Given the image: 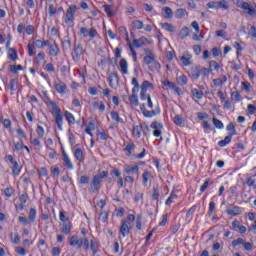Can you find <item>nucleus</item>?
<instances>
[{"mask_svg": "<svg viewBox=\"0 0 256 256\" xmlns=\"http://www.w3.org/2000/svg\"><path fill=\"white\" fill-rule=\"evenodd\" d=\"M131 85H133L132 88V94L129 96V103L131 105H134V107H140V111L146 119H153V117H157V115L161 114V109L156 108V110H147V106L145 103L139 104V96L137 93H139V89H141V86H139V80H137L136 77H133L131 80Z\"/></svg>", "mask_w": 256, "mask_h": 256, "instance_id": "f257e3e1", "label": "nucleus"}, {"mask_svg": "<svg viewBox=\"0 0 256 256\" xmlns=\"http://www.w3.org/2000/svg\"><path fill=\"white\" fill-rule=\"evenodd\" d=\"M145 165V161H139L134 165H124V181L125 183H129V185H133L135 183V175L139 177L141 172L139 171V166Z\"/></svg>", "mask_w": 256, "mask_h": 256, "instance_id": "f03ea898", "label": "nucleus"}, {"mask_svg": "<svg viewBox=\"0 0 256 256\" xmlns=\"http://www.w3.org/2000/svg\"><path fill=\"white\" fill-rule=\"evenodd\" d=\"M44 97L46 101H48L52 109V113L54 115L55 123H56V127L58 128V131H63V112L61 111V108L59 107V105H57V102L51 100V98L49 97V94H47L46 92H44Z\"/></svg>", "mask_w": 256, "mask_h": 256, "instance_id": "7ed1b4c3", "label": "nucleus"}, {"mask_svg": "<svg viewBox=\"0 0 256 256\" xmlns=\"http://www.w3.org/2000/svg\"><path fill=\"white\" fill-rule=\"evenodd\" d=\"M135 149H137V145L133 140H129L127 143L124 144L123 153L128 159H145L147 156V149L143 148L141 153L135 154Z\"/></svg>", "mask_w": 256, "mask_h": 256, "instance_id": "20e7f679", "label": "nucleus"}, {"mask_svg": "<svg viewBox=\"0 0 256 256\" xmlns=\"http://www.w3.org/2000/svg\"><path fill=\"white\" fill-rule=\"evenodd\" d=\"M155 89V85L149 82V80H144L140 85V100L147 101L148 109L153 110V100H151V94H148L147 91H153Z\"/></svg>", "mask_w": 256, "mask_h": 256, "instance_id": "39448f33", "label": "nucleus"}, {"mask_svg": "<svg viewBox=\"0 0 256 256\" xmlns=\"http://www.w3.org/2000/svg\"><path fill=\"white\" fill-rule=\"evenodd\" d=\"M143 51L146 54L143 57V62L148 66L149 71H159L161 69V63L157 61L155 54L149 48H144Z\"/></svg>", "mask_w": 256, "mask_h": 256, "instance_id": "423d86ee", "label": "nucleus"}, {"mask_svg": "<svg viewBox=\"0 0 256 256\" xmlns=\"http://www.w3.org/2000/svg\"><path fill=\"white\" fill-rule=\"evenodd\" d=\"M108 176L109 172L105 170L94 175L90 182V192L99 193V191L101 190V183H103V179H107Z\"/></svg>", "mask_w": 256, "mask_h": 256, "instance_id": "0eeeda50", "label": "nucleus"}, {"mask_svg": "<svg viewBox=\"0 0 256 256\" xmlns=\"http://www.w3.org/2000/svg\"><path fill=\"white\" fill-rule=\"evenodd\" d=\"M135 222V214H128L126 219L122 220L120 225V234L122 237H127L133 229V223Z\"/></svg>", "mask_w": 256, "mask_h": 256, "instance_id": "6e6552de", "label": "nucleus"}, {"mask_svg": "<svg viewBox=\"0 0 256 256\" xmlns=\"http://www.w3.org/2000/svg\"><path fill=\"white\" fill-rule=\"evenodd\" d=\"M70 247H76V249H81L84 245L85 251H89V238H79L77 235H72L69 238Z\"/></svg>", "mask_w": 256, "mask_h": 256, "instance_id": "1a4fd4ad", "label": "nucleus"}, {"mask_svg": "<svg viewBox=\"0 0 256 256\" xmlns=\"http://www.w3.org/2000/svg\"><path fill=\"white\" fill-rule=\"evenodd\" d=\"M75 13H77L76 5H71L66 10L64 23L67 25V27H73L75 25Z\"/></svg>", "mask_w": 256, "mask_h": 256, "instance_id": "9d476101", "label": "nucleus"}, {"mask_svg": "<svg viewBox=\"0 0 256 256\" xmlns=\"http://www.w3.org/2000/svg\"><path fill=\"white\" fill-rule=\"evenodd\" d=\"M36 133L38 135L37 138L30 136V144L33 145V147H41V139L45 137V128H43L41 125H38L36 128Z\"/></svg>", "mask_w": 256, "mask_h": 256, "instance_id": "9b49d317", "label": "nucleus"}, {"mask_svg": "<svg viewBox=\"0 0 256 256\" xmlns=\"http://www.w3.org/2000/svg\"><path fill=\"white\" fill-rule=\"evenodd\" d=\"M16 133L19 137V141L14 143V149L13 151H15L16 153H19V151H23V147L25 144H23V141L21 139H27V133H25V130L18 128L16 130Z\"/></svg>", "mask_w": 256, "mask_h": 256, "instance_id": "f8f14e48", "label": "nucleus"}, {"mask_svg": "<svg viewBox=\"0 0 256 256\" xmlns=\"http://www.w3.org/2000/svg\"><path fill=\"white\" fill-rule=\"evenodd\" d=\"M35 47L37 49H43V40L37 39L33 42H29L27 45V53L29 57H35Z\"/></svg>", "mask_w": 256, "mask_h": 256, "instance_id": "ddd939ff", "label": "nucleus"}, {"mask_svg": "<svg viewBox=\"0 0 256 256\" xmlns=\"http://www.w3.org/2000/svg\"><path fill=\"white\" fill-rule=\"evenodd\" d=\"M236 6L240 9H243V11H247V14L250 15V17H255L256 9L251 7V4H249L248 2H245L243 0H236Z\"/></svg>", "mask_w": 256, "mask_h": 256, "instance_id": "4468645a", "label": "nucleus"}, {"mask_svg": "<svg viewBox=\"0 0 256 256\" xmlns=\"http://www.w3.org/2000/svg\"><path fill=\"white\" fill-rule=\"evenodd\" d=\"M150 129H154L153 131V137H160V141H163V136H161L163 134V123L159 122V121H153L150 124Z\"/></svg>", "mask_w": 256, "mask_h": 256, "instance_id": "2eb2a0df", "label": "nucleus"}, {"mask_svg": "<svg viewBox=\"0 0 256 256\" xmlns=\"http://www.w3.org/2000/svg\"><path fill=\"white\" fill-rule=\"evenodd\" d=\"M80 35L84 39H86V37H90L91 39H95V37H97L99 35V32H97V29H95L94 27H91L89 30L87 29V27H81L80 28Z\"/></svg>", "mask_w": 256, "mask_h": 256, "instance_id": "dca6fc26", "label": "nucleus"}, {"mask_svg": "<svg viewBox=\"0 0 256 256\" xmlns=\"http://www.w3.org/2000/svg\"><path fill=\"white\" fill-rule=\"evenodd\" d=\"M217 95L221 101V104L223 105V108L229 111L232 107L231 102L229 100V95H227L226 92H223V90H219L217 92Z\"/></svg>", "mask_w": 256, "mask_h": 256, "instance_id": "f3484780", "label": "nucleus"}, {"mask_svg": "<svg viewBox=\"0 0 256 256\" xmlns=\"http://www.w3.org/2000/svg\"><path fill=\"white\" fill-rule=\"evenodd\" d=\"M54 89L59 95H66L67 94V84L62 80H55L54 81Z\"/></svg>", "mask_w": 256, "mask_h": 256, "instance_id": "a211bd4d", "label": "nucleus"}, {"mask_svg": "<svg viewBox=\"0 0 256 256\" xmlns=\"http://www.w3.org/2000/svg\"><path fill=\"white\" fill-rule=\"evenodd\" d=\"M89 247L93 253V255H97L99 253V247H101V242L95 236L91 235V239L89 242Z\"/></svg>", "mask_w": 256, "mask_h": 256, "instance_id": "6ab92c4d", "label": "nucleus"}, {"mask_svg": "<svg viewBox=\"0 0 256 256\" xmlns=\"http://www.w3.org/2000/svg\"><path fill=\"white\" fill-rule=\"evenodd\" d=\"M71 55L73 61H79L83 55V46L81 44H75Z\"/></svg>", "mask_w": 256, "mask_h": 256, "instance_id": "aec40b11", "label": "nucleus"}, {"mask_svg": "<svg viewBox=\"0 0 256 256\" xmlns=\"http://www.w3.org/2000/svg\"><path fill=\"white\" fill-rule=\"evenodd\" d=\"M108 83L112 89L119 87V74L113 72L108 76Z\"/></svg>", "mask_w": 256, "mask_h": 256, "instance_id": "412c9836", "label": "nucleus"}, {"mask_svg": "<svg viewBox=\"0 0 256 256\" xmlns=\"http://www.w3.org/2000/svg\"><path fill=\"white\" fill-rule=\"evenodd\" d=\"M60 54H61V48H59V44H57V42H54L49 46L48 48L49 57H59Z\"/></svg>", "mask_w": 256, "mask_h": 256, "instance_id": "4be33fe9", "label": "nucleus"}, {"mask_svg": "<svg viewBox=\"0 0 256 256\" xmlns=\"http://www.w3.org/2000/svg\"><path fill=\"white\" fill-rule=\"evenodd\" d=\"M73 155L76 161H79V163H85V149L78 147L74 149Z\"/></svg>", "mask_w": 256, "mask_h": 256, "instance_id": "5701e85b", "label": "nucleus"}, {"mask_svg": "<svg viewBox=\"0 0 256 256\" xmlns=\"http://www.w3.org/2000/svg\"><path fill=\"white\" fill-rule=\"evenodd\" d=\"M178 194H179V190H177L176 188H173L169 197L165 201V205L167 207H170V205H173V203H175V199H179Z\"/></svg>", "mask_w": 256, "mask_h": 256, "instance_id": "b1692460", "label": "nucleus"}, {"mask_svg": "<svg viewBox=\"0 0 256 256\" xmlns=\"http://www.w3.org/2000/svg\"><path fill=\"white\" fill-rule=\"evenodd\" d=\"M227 215H231L232 217H237L238 215H241L243 213V208L239 206H229L226 209Z\"/></svg>", "mask_w": 256, "mask_h": 256, "instance_id": "393cba45", "label": "nucleus"}, {"mask_svg": "<svg viewBox=\"0 0 256 256\" xmlns=\"http://www.w3.org/2000/svg\"><path fill=\"white\" fill-rule=\"evenodd\" d=\"M119 71L122 75H129V63L127 62V59L122 58L119 61Z\"/></svg>", "mask_w": 256, "mask_h": 256, "instance_id": "a878e982", "label": "nucleus"}, {"mask_svg": "<svg viewBox=\"0 0 256 256\" xmlns=\"http://www.w3.org/2000/svg\"><path fill=\"white\" fill-rule=\"evenodd\" d=\"M111 174L114 175V177H117L118 188L123 189V187H125V184L123 182V176H121V171H119V169H113L111 170Z\"/></svg>", "mask_w": 256, "mask_h": 256, "instance_id": "bb28decb", "label": "nucleus"}, {"mask_svg": "<svg viewBox=\"0 0 256 256\" xmlns=\"http://www.w3.org/2000/svg\"><path fill=\"white\" fill-rule=\"evenodd\" d=\"M62 161L64 162L65 167H67L69 171H72L73 162H71V158L69 157L67 152H65V149L62 150Z\"/></svg>", "mask_w": 256, "mask_h": 256, "instance_id": "cd10ccee", "label": "nucleus"}, {"mask_svg": "<svg viewBox=\"0 0 256 256\" xmlns=\"http://www.w3.org/2000/svg\"><path fill=\"white\" fill-rule=\"evenodd\" d=\"M191 59H193L191 52H185V55L179 57V60L184 67H189V65H191Z\"/></svg>", "mask_w": 256, "mask_h": 256, "instance_id": "c85d7f7f", "label": "nucleus"}, {"mask_svg": "<svg viewBox=\"0 0 256 256\" xmlns=\"http://www.w3.org/2000/svg\"><path fill=\"white\" fill-rule=\"evenodd\" d=\"M152 177L153 175L151 174V171H149L148 169L144 170V172L142 173V185H144V187H147Z\"/></svg>", "mask_w": 256, "mask_h": 256, "instance_id": "c756f323", "label": "nucleus"}, {"mask_svg": "<svg viewBox=\"0 0 256 256\" xmlns=\"http://www.w3.org/2000/svg\"><path fill=\"white\" fill-rule=\"evenodd\" d=\"M73 231V222H64L61 227V232L64 235H69Z\"/></svg>", "mask_w": 256, "mask_h": 256, "instance_id": "7c9ffc66", "label": "nucleus"}, {"mask_svg": "<svg viewBox=\"0 0 256 256\" xmlns=\"http://www.w3.org/2000/svg\"><path fill=\"white\" fill-rule=\"evenodd\" d=\"M143 133V125H136L132 129V136L135 139H141V135Z\"/></svg>", "mask_w": 256, "mask_h": 256, "instance_id": "2f4dec72", "label": "nucleus"}, {"mask_svg": "<svg viewBox=\"0 0 256 256\" xmlns=\"http://www.w3.org/2000/svg\"><path fill=\"white\" fill-rule=\"evenodd\" d=\"M91 106L93 109H98L100 113H105V103L103 101H92Z\"/></svg>", "mask_w": 256, "mask_h": 256, "instance_id": "473e14b6", "label": "nucleus"}, {"mask_svg": "<svg viewBox=\"0 0 256 256\" xmlns=\"http://www.w3.org/2000/svg\"><path fill=\"white\" fill-rule=\"evenodd\" d=\"M95 129H97V124L95 123V120H91L88 123V126L85 129V132L87 133V135H89L90 137H93V131H95Z\"/></svg>", "mask_w": 256, "mask_h": 256, "instance_id": "72a5a7b5", "label": "nucleus"}, {"mask_svg": "<svg viewBox=\"0 0 256 256\" xmlns=\"http://www.w3.org/2000/svg\"><path fill=\"white\" fill-rule=\"evenodd\" d=\"M64 117L68 123V125H75V115L69 112V110L64 111Z\"/></svg>", "mask_w": 256, "mask_h": 256, "instance_id": "f704fd0d", "label": "nucleus"}, {"mask_svg": "<svg viewBox=\"0 0 256 256\" xmlns=\"http://www.w3.org/2000/svg\"><path fill=\"white\" fill-rule=\"evenodd\" d=\"M145 27V24L141 20L132 21V31H141Z\"/></svg>", "mask_w": 256, "mask_h": 256, "instance_id": "c9c22d12", "label": "nucleus"}, {"mask_svg": "<svg viewBox=\"0 0 256 256\" xmlns=\"http://www.w3.org/2000/svg\"><path fill=\"white\" fill-rule=\"evenodd\" d=\"M233 140V135L228 134L223 140L218 142V147H227Z\"/></svg>", "mask_w": 256, "mask_h": 256, "instance_id": "e433bc0d", "label": "nucleus"}, {"mask_svg": "<svg viewBox=\"0 0 256 256\" xmlns=\"http://www.w3.org/2000/svg\"><path fill=\"white\" fill-rule=\"evenodd\" d=\"M225 83H227V77L225 75H223L222 78L213 79L214 87H223Z\"/></svg>", "mask_w": 256, "mask_h": 256, "instance_id": "4c0bfd02", "label": "nucleus"}, {"mask_svg": "<svg viewBox=\"0 0 256 256\" xmlns=\"http://www.w3.org/2000/svg\"><path fill=\"white\" fill-rule=\"evenodd\" d=\"M23 168L19 166V162L15 161L13 166H12V175L14 177H19L21 175V170Z\"/></svg>", "mask_w": 256, "mask_h": 256, "instance_id": "58836bf2", "label": "nucleus"}, {"mask_svg": "<svg viewBox=\"0 0 256 256\" xmlns=\"http://www.w3.org/2000/svg\"><path fill=\"white\" fill-rule=\"evenodd\" d=\"M8 59H10V61H17L19 59V55L17 54V50L15 48H9Z\"/></svg>", "mask_w": 256, "mask_h": 256, "instance_id": "ea45409f", "label": "nucleus"}, {"mask_svg": "<svg viewBox=\"0 0 256 256\" xmlns=\"http://www.w3.org/2000/svg\"><path fill=\"white\" fill-rule=\"evenodd\" d=\"M45 61V52L40 51L34 58V65H41Z\"/></svg>", "mask_w": 256, "mask_h": 256, "instance_id": "a19ab883", "label": "nucleus"}, {"mask_svg": "<svg viewBox=\"0 0 256 256\" xmlns=\"http://www.w3.org/2000/svg\"><path fill=\"white\" fill-rule=\"evenodd\" d=\"M190 77L194 79V81H197L201 77V69L195 67L192 68L190 71Z\"/></svg>", "mask_w": 256, "mask_h": 256, "instance_id": "79ce46f5", "label": "nucleus"}, {"mask_svg": "<svg viewBox=\"0 0 256 256\" xmlns=\"http://www.w3.org/2000/svg\"><path fill=\"white\" fill-rule=\"evenodd\" d=\"M191 94H192V97H195V99H198V101H201V99H203V91L197 88H192Z\"/></svg>", "mask_w": 256, "mask_h": 256, "instance_id": "37998d69", "label": "nucleus"}, {"mask_svg": "<svg viewBox=\"0 0 256 256\" xmlns=\"http://www.w3.org/2000/svg\"><path fill=\"white\" fill-rule=\"evenodd\" d=\"M230 97L235 103H239V101H243V97H241V93L239 91H232L230 93Z\"/></svg>", "mask_w": 256, "mask_h": 256, "instance_id": "c03bdc74", "label": "nucleus"}, {"mask_svg": "<svg viewBox=\"0 0 256 256\" xmlns=\"http://www.w3.org/2000/svg\"><path fill=\"white\" fill-rule=\"evenodd\" d=\"M98 219L102 223H107V221H109V211L101 210Z\"/></svg>", "mask_w": 256, "mask_h": 256, "instance_id": "a18cd8bd", "label": "nucleus"}, {"mask_svg": "<svg viewBox=\"0 0 256 256\" xmlns=\"http://www.w3.org/2000/svg\"><path fill=\"white\" fill-rule=\"evenodd\" d=\"M110 116H111L112 121H115L116 123H125L123 118L119 117V112H117V111H111Z\"/></svg>", "mask_w": 256, "mask_h": 256, "instance_id": "49530a36", "label": "nucleus"}, {"mask_svg": "<svg viewBox=\"0 0 256 256\" xmlns=\"http://www.w3.org/2000/svg\"><path fill=\"white\" fill-rule=\"evenodd\" d=\"M59 220L61 221V223H70L71 222V220H69V216H67V213L63 209H61L59 211Z\"/></svg>", "mask_w": 256, "mask_h": 256, "instance_id": "de8ad7c7", "label": "nucleus"}, {"mask_svg": "<svg viewBox=\"0 0 256 256\" xmlns=\"http://www.w3.org/2000/svg\"><path fill=\"white\" fill-rule=\"evenodd\" d=\"M132 46L134 49H141V47H144L145 43H144L143 37L134 39Z\"/></svg>", "mask_w": 256, "mask_h": 256, "instance_id": "09e8293b", "label": "nucleus"}, {"mask_svg": "<svg viewBox=\"0 0 256 256\" xmlns=\"http://www.w3.org/2000/svg\"><path fill=\"white\" fill-rule=\"evenodd\" d=\"M28 219L30 223H35V219H37V209L30 208Z\"/></svg>", "mask_w": 256, "mask_h": 256, "instance_id": "8fccbe9b", "label": "nucleus"}, {"mask_svg": "<svg viewBox=\"0 0 256 256\" xmlns=\"http://www.w3.org/2000/svg\"><path fill=\"white\" fill-rule=\"evenodd\" d=\"M0 123H2V125H3L4 129H6V131H11L12 123L9 118H5L2 120L0 117Z\"/></svg>", "mask_w": 256, "mask_h": 256, "instance_id": "3c124183", "label": "nucleus"}, {"mask_svg": "<svg viewBox=\"0 0 256 256\" xmlns=\"http://www.w3.org/2000/svg\"><path fill=\"white\" fill-rule=\"evenodd\" d=\"M3 193H4L5 197H7L8 199H11V197L15 195V189H13V187L9 186L3 190Z\"/></svg>", "mask_w": 256, "mask_h": 256, "instance_id": "603ef678", "label": "nucleus"}, {"mask_svg": "<svg viewBox=\"0 0 256 256\" xmlns=\"http://www.w3.org/2000/svg\"><path fill=\"white\" fill-rule=\"evenodd\" d=\"M136 229L137 231L143 229V214H138L136 217Z\"/></svg>", "mask_w": 256, "mask_h": 256, "instance_id": "864d4df0", "label": "nucleus"}, {"mask_svg": "<svg viewBox=\"0 0 256 256\" xmlns=\"http://www.w3.org/2000/svg\"><path fill=\"white\" fill-rule=\"evenodd\" d=\"M185 15H189V13L187 12V9L179 8L176 10L177 19H183V17H185Z\"/></svg>", "mask_w": 256, "mask_h": 256, "instance_id": "5fc2aeb1", "label": "nucleus"}, {"mask_svg": "<svg viewBox=\"0 0 256 256\" xmlns=\"http://www.w3.org/2000/svg\"><path fill=\"white\" fill-rule=\"evenodd\" d=\"M226 130L230 131L228 135H232V136L237 135V130L235 129V124L233 122L229 123L226 126Z\"/></svg>", "mask_w": 256, "mask_h": 256, "instance_id": "6e6d98bb", "label": "nucleus"}, {"mask_svg": "<svg viewBox=\"0 0 256 256\" xmlns=\"http://www.w3.org/2000/svg\"><path fill=\"white\" fill-rule=\"evenodd\" d=\"M163 87H169L170 89H172L173 91L175 90V88L177 87V84H175L174 82H171L167 79L162 80L161 81Z\"/></svg>", "mask_w": 256, "mask_h": 256, "instance_id": "4d7b16f0", "label": "nucleus"}, {"mask_svg": "<svg viewBox=\"0 0 256 256\" xmlns=\"http://www.w3.org/2000/svg\"><path fill=\"white\" fill-rule=\"evenodd\" d=\"M211 73H213V69L207 67L200 68V75H202V77H209Z\"/></svg>", "mask_w": 256, "mask_h": 256, "instance_id": "13d9d810", "label": "nucleus"}, {"mask_svg": "<svg viewBox=\"0 0 256 256\" xmlns=\"http://www.w3.org/2000/svg\"><path fill=\"white\" fill-rule=\"evenodd\" d=\"M216 207H217V204H215L214 201L209 202V207H208V212H207L208 217H211V215H213V213H215Z\"/></svg>", "mask_w": 256, "mask_h": 256, "instance_id": "bf43d9fd", "label": "nucleus"}, {"mask_svg": "<svg viewBox=\"0 0 256 256\" xmlns=\"http://www.w3.org/2000/svg\"><path fill=\"white\" fill-rule=\"evenodd\" d=\"M218 9H223V11H227V9H229V2L227 0L218 1Z\"/></svg>", "mask_w": 256, "mask_h": 256, "instance_id": "052dcab7", "label": "nucleus"}, {"mask_svg": "<svg viewBox=\"0 0 256 256\" xmlns=\"http://www.w3.org/2000/svg\"><path fill=\"white\" fill-rule=\"evenodd\" d=\"M103 9H104L107 17H114L115 16V12H113L110 5H107V4L103 5Z\"/></svg>", "mask_w": 256, "mask_h": 256, "instance_id": "680f3d73", "label": "nucleus"}, {"mask_svg": "<svg viewBox=\"0 0 256 256\" xmlns=\"http://www.w3.org/2000/svg\"><path fill=\"white\" fill-rule=\"evenodd\" d=\"M212 123L216 129H223L225 127L223 122L217 118H212Z\"/></svg>", "mask_w": 256, "mask_h": 256, "instance_id": "e2e57ef3", "label": "nucleus"}, {"mask_svg": "<svg viewBox=\"0 0 256 256\" xmlns=\"http://www.w3.org/2000/svg\"><path fill=\"white\" fill-rule=\"evenodd\" d=\"M209 67V69H212V71H219V69H221V66L215 60L209 61Z\"/></svg>", "mask_w": 256, "mask_h": 256, "instance_id": "0e129e2a", "label": "nucleus"}, {"mask_svg": "<svg viewBox=\"0 0 256 256\" xmlns=\"http://www.w3.org/2000/svg\"><path fill=\"white\" fill-rule=\"evenodd\" d=\"M242 91H245L246 93H251V83L248 81H242Z\"/></svg>", "mask_w": 256, "mask_h": 256, "instance_id": "69168bd1", "label": "nucleus"}, {"mask_svg": "<svg viewBox=\"0 0 256 256\" xmlns=\"http://www.w3.org/2000/svg\"><path fill=\"white\" fill-rule=\"evenodd\" d=\"M183 121H184L183 116H181V115L174 116V119H173L174 125L181 127V125H183Z\"/></svg>", "mask_w": 256, "mask_h": 256, "instance_id": "338daca9", "label": "nucleus"}, {"mask_svg": "<svg viewBox=\"0 0 256 256\" xmlns=\"http://www.w3.org/2000/svg\"><path fill=\"white\" fill-rule=\"evenodd\" d=\"M187 77L185 76V74H182L178 77V83L179 85H181V87H185V85H187Z\"/></svg>", "mask_w": 256, "mask_h": 256, "instance_id": "774afa93", "label": "nucleus"}]
</instances>
